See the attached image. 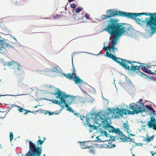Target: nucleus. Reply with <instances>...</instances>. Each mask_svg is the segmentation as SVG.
I'll return each instance as SVG.
<instances>
[{
    "instance_id": "obj_62",
    "label": "nucleus",
    "mask_w": 156,
    "mask_h": 156,
    "mask_svg": "<svg viewBox=\"0 0 156 156\" xmlns=\"http://www.w3.org/2000/svg\"><path fill=\"white\" fill-rule=\"evenodd\" d=\"M75 69H74V67H73V73H72V74H73V75L74 74H75V75H76V73H75Z\"/></svg>"
},
{
    "instance_id": "obj_5",
    "label": "nucleus",
    "mask_w": 156,
    "mask_h": 156,
    "mask_svg": "<svg viewBox=\"0 0 156 156\" xmlns=\"http://www.w3.org/2000/svg\"><path fill=\"white\" fill-rule=\"evenodd\" d=\"M126 109L123 108L122 107L121 108H119L118 107L116 108H108V109L107 111V112L109 115L112 114L113 115H115L113 116H112V118L119 119L121 117L122 118L123 117L124 115H126L128 114L130 115H134L133 112L129 110L128 108V106L126 105Z\"/></svg>"
},
{
    "instance_id": "obj_32",
    "label": "nucleus",
    "mask_w": 156,
    "mask_h": 156,
    "mask_svg": "<svg viewBox=\"0 0 156 156\" xmlns=\"http://www.w3.org/2000/svg\"><path fill=\"white\" fill-rule=\"evenodd\" d=\"M128 136H126H126H124V138H123V139H122V140L121 141L123 142H128V141H129L128 139L131 140V138L130 137V136L129 134V135L128 134Z\"/></svg>"
},
{
    "instance_id": "obj_16",
    "label": "nucleus",
    "mask_w": 156,
    "mask_h": 156,
    "mask_svg": "<svg viewBox=\"0 0 156 156\" xmlns=\"http://www.w3.org/2000/svg\"><path fill=\"white\" fill-rule=\"evenodd\" d=\"M143 15H145L146 16H149L148 18H149V20L154 22L156 23V13H150L148 12H143Z\"/></svg>"
},
{
    "instance_id": "obj_3",
    "label": "nucleus",
    "mask_w": 156,
    "mask_h": 156,
    "mask_svg": "<svg viewBox=\"0 0 156 156\" xmlns=\"http://www.w3.org/2000/svg\"><path fill=\"white\" fill-rule=\"evenodd\" d=\"M136 23L141 26H142L144 24H146L145 31H146V35H144L145 38H149L152 37V35L156 33V23L151 21L149 18H145V20H136Z\"/></svg>"
},
{
    "instance_id": "obj_47",
    "label": "nucleus",
    "mask_w": 156,
    "mask_h": 156,
    "mask_svg": "<svg viewBox=\"0 0 156 156\" xmlns=\"http://www.w3.org/2000/svg\"><path fill=\"white\" fill-rule=\"evenodd\" d=\"M16 66H17V69L19 70H20V69L21 68V66L20 64L19 63L17 62V64H16Z\"/></svg>"
},
{
    "instance_id": "obj_49",
    "label": "nucleus",
    "mask_w": 156,
    "mask_h": 156,
    "mask_svg": "<svg viewBox=\"0 0 156 156\" xmlns=\"http://www.w3.org/2000/svg\"><path fill=\"white\" fill-rule=\"evenodd\" d=\"M95 137L96 139V140L94 141H97H97H98V136H96L95 135H94L93 136H91V138H93Z\"/></svg>"
},
{
    "instance_id": "obj_29",
    "label": "nucleus",
    "mask_w": 156,
    "mask_h": 156,
    "mask_svg": "<svg viewBox=\"0 0 156 156\" xmlns=\"http://www.w3.org/2000/svg\"><path fill=\"white\" fill-rule=\"evenodd\" d=\"M7 47L3 46L2 44H0V53L2 54H5L7 50L5 48Z\"/></svg>"
},
{
    "instance_id": "obj_50",
    "label": "nucleus",
    "mask_w": 156,
    "mask_h": 156,
    "mask_svg": "<svg viewBox=\"0 0 156 156\" xmlns=\"http://www.w3.org/2000/svg\"><path fill=\"white\" fill-rule=\"evenodd\" d=\"M90 127L91 128V127L92 128V130H95V129H97V126H95L94 125V124L92 125H91V127Z\"/></svg>"
},
{
    "instance_id": "obj_55",
    "label": "nucleus",
    "mask_w": 156,
    "mask_h": 156,
    "mask_svg": "<svg viewBox=\"0 0 156 156\" xmlns=\"http://www.w3.org/2000/svg\"><path fill=\"white\" fill-rule=\"evenodd\" d=\"M143 99L142 98L140 99L139 101L137 102V104H140V103H142L141 102L142 101Z\"/></svg>"
},
{
    "instance_id": "obj_44",
    "label": "nucleus",
    "mask_w": 156,
    "mask_h": 156,
    "mask_svg": "<svg viewBox=\"0 0 156 156\" xmlns=\"http://www.w3.org/2000/svg\"><path fill=\"white\" fill-rule=\"evenodd\" d=\"M83 8L81 7H78L75 9V12L76 13L79 12L80 11H82Z\"/></svg>"
},
{
    "instance_id": "obj_33",
    "label": "nucleus",
    "mask_w": 156,
    "mask_h": 156,
    "mask_svg": "<svg viewBox=\"0 0 156 156\" xmlns=\"http://www.w3.org/2000/svg\"><path fill=\"white\" fill-rule=\"evenodd\" d=\"M16 64H17V62L13 60L5 63V65L9 66H10L12 65H14L16 66Z\"/></svg>"
},
{
    "instance_id": "obj_42",
    "label": "nucleus",
    "mask_w": 156,
    "mask_h": 156,
    "mask_svg": "<svg viewBox=\"0 0 156 156\" xmlns=\"http://www.w3.org/2000/svg\"><path fill=\"white\" fill-rule=\"evenodd\" d=\"M148 68V67L147 65H146V66L142 65L141 69L143 72L145 73L147 69Z\"/></svg>"
},
{
    "instance_id": "obj_15",
    "label": "nucleus",
    "mask_w": 156,
    "mask_h": 156,
    "mask_svg": "<svg viewBox=\"0 0 156 156\" xmlns=\"http://www.w3.org/2000/svg\"><path fill=\"white\" fill-rule=\"evenodd\" d=\"M145 108H144V112L149 115H153L154 110L151 106L146 105H145Z\"/></svg>"
},
{
    "instance_id": "obj_1",
    "label": "nucleus",
    "mask_w": 156,
    "mask_h": 156,
    "mask_svg": "<svg viewBox=\"0 0 156 156\" xmlns=\"http://www.w3.org/2000/svg\"><path fill=\"white\" fill-rule=\"evenodd\" d=\"M119 20L118 19H111L101 24L102 29L100 30V32L105 31L110 35V37L114 36V37L111 40V41L112 42V44L111 46H112L115 47L117 44V41L120 39V37L124 35L120 23H119Z\"/></svg>"
},
{
    "instance_id": "obj_52",
    "label": "nucleus",
    "mask_w": 156,
    "mask_h": 156,
    "mask_svg": "<svg viewBox=\"0 0 156 156\" xmlns=\"http://www.w3.org/2000/svg\"><path fill=\"white\" fill-rule=\"evenodd\" d=\"M151 71V70L149 69H147L146 71V72H145V73H147L149 74H150Z\"/></svg>"
},
{
    "instance_id": "obj_26",
    "label": "nucleus",
    "mask_w": 156,
    "mask_h": 156,
    "mask_svg": "<svg viewBox=\"0 0 156 156\" xmlns=\"http://www.w3.org/2000/svg\"><path fill=\"white\" fill-rule=\"evenodd\" d=\"M126 78V81L127 83L131 87H133V88H134V86L132 83L131 81L129 79V78L126 75H125Z\"/></svg>"
},
{
    "instance_id": "obj_34",
    "label": "nucleus",
    "mask_w": 156,
    "mask_h": 156,
    "mask_svg": "<svg viewBox=\"0 0 156 156\" xmlns=\"http://www.w3.org/2000/svg\"><path fill=\"white\" fill-rule=\"evenodd\" d=\"M4 40L2 39V38L0 37V44L3 45L5 47H11V45L8 43H5L3 42Z\"/></svg>"
},
{
    "instance_id": "obj_25",
    "label": "nucleus",
    "mask_w": 156,
    "mask_h": 156,
    "mask_svg": "<svg viewBox=\"0 0 156 156\" xmlns=\"http://www.w3.org/2000/svg\"><path fill=\"white\" fill-rule=\"evenodd\" d=\"M142 66V65L138 66L137 65L135 66L134 65H132L130 66L131 69H132L133 71H135V70L140 71V69L141 68V69Z\"/></svg>"
},
{
    "instance_id": "obj_51",
    "label": "nucleus",
    "mask_w": 156,
    "mask_h": 156,
    "mask_svg": "<svg viewBox=\"0 0 156 156\" xmlns=\"http://www.w3.org/2000/svg\"><path fill=\"white\" fill-rule=\"evenodd\" d=\"M105 136L106 137H109L111 135L109 134L106 131L105 132Z\"/></svg>"
},
{
    "instance_id": "obj_10",
    "label": "nucleus",
    "mask_w": 156,
    "mask_h": 156,
    "mask_svg": "<svg viewBox=\"0 0 156 156\" xmlns=\"http://www.w3.org/2000/svg\"><path fill=\"white\" fill-rule=\"evenodd\" d=\"M143 15V13H136L126 12V18L133 20L135 21L136 20H140V19L138 17Z\"/></svg>"
},
{
    "instance_id": "obj_54",
    "label": "nucleus",
    "mask_w": 156,
    "mask_h": 156,
    "mask_svg": "<svg viewBox=\"0 0 156 156\" xmlns=\"http://www.w3.org/2000/svg\"><path fill=\"white\" fill-rule=\"evenodd\" d=\"M135 143V145L136 146L140 145V146H142V145H143V144L140 143Z\"/></svg>"
},
{
    "instance_id": "obj_61",
    "label": "nucleus",
    "mask_w": 156,
    "mask_h": 156,
    "mask_svg": "<svg viewBox=\"0 0 156 156\" xmlns=\"http://www.w3.org/2000/svg\"><path fill=\"white\" fill-rule=\"evenodd\" d=\"M150 152L151 154V156H154L155 154L153 151H151Z\"/></svg>"
},
{
    "instance_id": "obj_17",
    "label": "nucleus",
    "mask_w": 156,
    "mask_h": 156,
    "mask_svg": "<svg viewBox=\"0 0 156 156\" xmlns=\"http://www.w3.org/2000/svg\"><path fill=\"white\" fill-rule=\"evenodd\" d=\"M125 68H124L125 70L128 71V74L131 76L133 75V73L135 72V74H139L140 76V73L139 72H142L140 71L135 70V71H133L132 69H130L131 67L129 66H126Z\"/></svg>"
},
{
    "instance_id": "obj_63",
    "label": "nucleus",
    "mask_w": 156,
    "mask_h": 156,
    "mask_svg": "<svg viewBox=\"0 0 156 156\" xmlns=\"http://www.w3.org/2000/svg\"><path fill=\"white\" fill-rule=\"evenodd\" d=\"M117 140H119L120 139V140H122V139H123V138H122V137H120L119 136H117Z\"/></svg>"
},
{
    "instance_id": "obj_2",
    "label": "nucleus",
    "mask_w": 156,
    "mask_h": 156,
    "mask_svg": "<svg viewBox=\"0 0 156 156\" xmlns=\"http://www.w3.org/2000/svg\"><path fill=\"white\" fill-rule=\"evenodd\" d=\"M109 114L105 110L98 112V121H101V123H98V127L102 126L105 131L109 133H115L117 128L111 125V117L109 116Z\"/></svg>"
},
{
    "instance_id": "obj_28",
    "label": "nucleus",
    "mask_w": 156,
    "mask_h": 156,
    "mask_svg": "<svg viewBox=\"0 0 156 156\" xmlns=\"http://www.w3.org/2000/svg\"><path fill=\"white\" fill-rule=\"evenodd\" d=\"M115 133L117 134L118 135L124 138V136H126V135L120 130L119 128H117V129Z\"/></svg>"
},
{
    "instance_id": "obj_35",
    "label": "nucleus",
    "mask_w": 156,
    "mask_h": 156,
    "mask_svg": "<svg viewBox=\"0 0 156 156\" xmlns=\"http://www.w3.org/2000/svg\"><path fill=\"white\" fill-rule=\"evenodd\" d=\"M63 75L67 79H68L69 80L73 79V75L72 73H69L67 74H63Z\"/></svg>"
},
{
    "instance_id": "obj_19",
    "label": "nucleus",
    "mask_w": 156,
    "mask_h": 156,
    "mask_svg": "<svg viewBox=\"0 0 156 156\" xmlns=\"http://www.w3.org/2000/svg\"><path fill=\"white\" fill-rule=\"evenodd\" d=\"M139 72L140 73V76L141 77L144 78L145 79H149L150 80L148 81H150V80H151L156 82V77L154 76H152L150 77L142 72Z\"/></svg>"
},
{
    "instance_id": "obj_53",
    "label": "nucleus",
    "mask_w": 156,
    "mask_h": 156,
    "mask_svg": "<svg viewBox=\"0 0 156 156\" xmlns=\"http://www.w3.org/2000/svg\"><path fill=\"white\" fill-rule=\"evenodd\" d=\"M45 112H44L45 113V114H47L48 113L49 114V115H53L54 114V113L53 112H48V111H44Z\"/></svg>"
},
{
    "instance_id": "obj_38",
    "label": "nucleus",
    "mask_w": 156,
    "mask_h": 156,
    "mask_svg": "<svg viewBox=\"0 0 156 156\" xmlns=\"http://www.w3.org/2000/svg\"><path fill=\"white\" fill-rule=\"evenodd\" d=\"M87 124L90 127H91V125L94 124H95V123H93V120H90L89 119V118H88V119L87 120Z\"/></svg>"
},
{
    "instance_id": "obj_56",
    "label": "nucleus",
    "mask_w": 156,
    "mask_h": 156,
    "mask_svg": "<svg viewBox=\"0 0 156 156\" xmlns=\"http://www.w3.org/2000/svg\"><path fill=\"white\" fill-rule=\"evenodd\" d=\"M101 93H102V98H103V99H105V100H106V101H107V103L108 104V103H109V101H108V99H106L105 98L103 97V95L102 94V92H101Z\"/></svg>"
},
{
    "instance_id": "obj_36",
    "label": "nucleus",
    "mask_w": 156,
    "mask_h": 156,
    "mask_svg": "<svg viewBox=\"0 0 156 156\" xmlns=\"http://www.w3.org/2000/svg\"><path fill=\"white\" fill-rule=\"evenodd\" d=\"M98 132H99V133H101V134L100 136L98 135V138H99L100 136H105V132L106 131H104L101 129L99 128V127H98Z\"/></svg>"
},
{
    "instance_id": "obj_64",
    "label": "nucleus",
    "mask_w": 156,
    "mask_h": 156,
    "mask_svg": "<svg viewBox=\"0 0 156 156\" xmlns=\"http://www.w3.org/2000/svg\"><path fill=\"white\" fill-rule=\"evenodd\" d=\"M156 128V124H154V125L152 126H151V128H152L153 129V128Z\"/></svg>"
},
{
    "instance_id": "obj_39",
    "label": "nucleus",
    "mask_w": 156,
    "mask_h": 156,
    "mask_svg": "<svg viewBox=\"0 0 156 156\" xmlns=\"http://www.w3.org/2000/svg\"><path fill=\"white\" fill-rule=\"evenodd\" d=\"M38 137L40 138V139H39L37 141V146L38 147V145H42L43 143L44 142V140L46 139V138H44L43 140H41L40 138L41 137L40 136H38Z\"/></svg>"
},
{
    "instance_id": "obj_23",
    "label": "nucleus",
    "mask_w": 156,
    "mask_h": 156,
    "mask_svg": "<svg viewBox=\"0 0 156 156\" xmlns=\"http://www.w3.org/2000/svg\"><path fill=\"white\" fill-rule=\"evenodd\" d=\"M73 80L76 84H79L83 83V81L76 75H75Z\"/></svg>"
},
{
    "instance_id": "obj_41",
    "label": "nucleus",
    "mask_w": 156,
    "mask_h": 156,
    "mask_svg": "<svg viewBox=\"0 0 156 156\" xmlns=\"http://www.w3.org/2000/svg\"><path fill=\"white\" fill-rule=\"evenodd\" d=\"M6 115L5 112H0V118H4L5 117Z\"/></svg>"
},
{
    "instance_id": "obj_21",
    "label": "nucleus",
    "mask_w": 156,
    "mask_h": 156,
    "mask_svg": "<svg viewBox=\"0 0 156 156\" xmlns=\"http://www.w3.org/2000/svg\"><path fill=\"white\" fill-rule=\"evenodd\" d=\"M155 117V116H151L150 118V120L147 122V126L149 128H151V126L154 124H156V122L154 120V118Z\"/></svg>"
},
{
    "instance_id": "obj_14",
    "label": "nucleus",
    "mask_w": 156,
    "mask_h": 156,
    "mask_svg": "<svg viewBox=\"0 0 156 156\" xmlns=\"http://www.w3.org/2000/svg\"><path fill=\"white\" fill-rule=\"evenodd\" d=\"M145 106L144 103H140V104H138V105H136V111H134V115L135 114H138L139 113H141V115L143 116H145V115H143L142 113L144 112V108H145Z\"/></svg>"
},
{
    "instance_id": "obj_27",
    "label": "nucleus",
    "mask_w": 156,
    "mask_h": 156,
    "mask_svg": "<svg viewBox=\"0 0 156 156\" xmlns=\"http://www.w3.org/2000/svg\"><path fill=\"white\" fill-rule=\"evenodd\" d=\"M127 122L123 124V127L127 131L128 134L129 135V133H130L131 130H130L129 132V125L127 124L128 122L126 121Z\"/></svg>"
},
{
    "instance_id": "obj_24",
    "label": "nucleus",
    "mask_w": 156,
    "mask_h": 156,
    "mask_svg": "<svg viewBox=\"0 0 156 156\" xmlns=\"http://www.w3.org/2000/svg\"><path fill=\"white\" fill-rule=\"evenodd\" d=\"M155 135L153 134L151 137H150V136H148V135L147 134V138H146V137L142 136V137L144 138L145 139L144 140V141H146L147 143L151 141H152L154 139Z\"/></svg>"
},
{
    "instance_id": "obj_59",
    "label": "nucleus",
    "mask_w": 156,
    "mask_h": 156,
    "mask_svg": "<svg viewBox=\"0 0 156 156\" xmlns=\"http://www.w3.org/2000/svg\"><path fill=\"white\" fill-rule=\"evenodd\" d=\"M72 113H73L75 115H78V117H79L80 116V115L79 113H75L74 112V111H73V112H72Z\"/></svg>"
},
{
    "instance_id": "obj_60",
    "label": "nucleus",
    "mask_w": 156,
    "mask_h": 156,
    "mask_svg": "<svg viewBox=\"0 0 156 156\" xmlns=\"http://www.w3.org/2000/svg\"><path fill=\"white\" fill-rule=\"evenodd\" d=\"M129 142H133V143H135V140H134V139H131V140H129V141H128Z\"/></svg>"
},
{
    "instance_id": "obj_37",
    "label": "nucleus",
    "mask_w": 156,
    "mask_h": 156,
    "mask_svg": "<svg viewBox=\"0 0 156 156\" xmlns=\"http://www.w3.org/2000/svg\"><path fill=\"white\" fill-rule=\"evenodd\" d=\"M119 83L124 89H125L126 88L127 86L126 83L124 81L122 82L121 80H119Z\"/></svg>"
},
{
    "instance_id": "obj_45",
    "label": "nucleus",
    "mask_w": 156,
    "mask_h": 156,
    "mask_svg": "<svg viewBox=\"0 0 156 156\" xmlns=\"http://www.w3.org/2000/svg\"><path fill=\"white\" fill-rule=\"evenodd\" d=\"M66 107L67 108V109H66L67 110L72 112H73V110L71 107H69V105H68V107Z\"/></svg>"
},
{
    "instance_id": "obj_43",
    "label": "nucleus",
    "mask_w": 156,
    "mask_h": 156,
    "mask_svg": "<svg viewBox=\"0 0 156 156\" xmlns=\"http://www.w3.org/2000/svg\"><path fill=\"white\" fill-rule=\"evenodd\" d=\"M79 117H80V119L82 121H83V122H84V121L86 120V122H87V119H88V118H87V117L83 115L81 116V115H80Z\"/></svg>"
},
{
    "instance_id": "obj_12",
    "label": "nucleus",
    "mask_w": 156,
    "mask_h": 156,
    "mask_svg": "<svg viewBox=\"0 0 156 156\" xmlns=\"http://www.w3.org/2000/svg\"><path fill=\"white\" fill-rule=\"evenodd\" d=\"M80 143L81 147L83 149L93 148L97 146L96 141H86Z\"/></svg>"
},
{
    "instance_id": "obj_57",
    "label": "nucleus",
    "mask_w": 156,
    "mask_h": 156,
    "mask_svg": "<svg viewBox=\"0 0 156 156\" xmlns=\"http://www.w3.org/2000/svg\"><path fill=\"white\" fill-rule=\"evenodd\" d=\"M60 15H55L54 16H53V17L54 18H59V17H60Z\"/></svg>"
},
{
    "instance_id": "obj_31",
    "label": "nucleus",
    "mask_w": 156,
    "mask_h": 156,
    "mask_svg": "<svg viewBox=\"0 0 156 156\" xmlns=\"http://www.w3.org/2000/svg\"><path fill=\"white\" fill-rule=\"evenodd\" d=\"M136 105L134 103L130 104L129 105V109L132 110H133L132 112L136 111Z\"/></svg>"
},
{
    "instance_id": "obj_22",
    "label": "nucleus",
    "mask_w": 156,
    "mask_h": 156,
    "mask_svg": "<svg viewBox=\"0 0 156 156\" xmlns=\"http://www.w3.org/2000/svg\"><path fill=\"white\" fill-rule=\"evenodd\" d=\"M117 137V135L114 136L113 135H111L109 136L110 139L108 140H102L101 139L98 138V142H105L109 141L110 140H112L113 141H115L116 140V138Z\"/></svg>"
},
{
    "instance_id": "obj_18",
    "label": "nucleus",
    "mask_w": 156,
    "mask_h": 156,
    "mask_svg": "<svg viewBox=\"0 0 156 156\" xmlns=\"http://www.w3.org/2000/svg\"><path fill=\"white\" fill-rule=\"evenodd\" d=\"M98 113H92L89 114L88 116L89 119L92 120L93 122L95 124L98 123Z\"/></svg>"
},
{
    "instance_id": "obj_13",
    "label": "nucleus",
    "mask_w": 156,
    "mask_h": 156,
    "mask_svg": "<svg viewBox=\"0 0 156 156\" xmlns=\"http://www.w3.org/2000/svg\"><path fill=\"white\" fill-rule=\"evenodd\" d=\"M137 63L140 64H144L141 63L140 61L136 62L122 59V61L121 62L119 65L121 66L123 68H125L126 66H129L128 64H129L132 65H133L132 63Z\"/></svg>"
},
{
    "instance_id": "obj_9",
    "label": "nucleus",
    "mask_w": 156,
    "mask_h": 156,
    "mask_svg": "<svg viewBox=\"0 0 156 156\" xmlns=\"http://www.w3.org/2000/svg\"><path fill=\"white\" fill-rule=\"evenodd\" d=\"M29 150L26 156H41L42 152V149L41 147L37 146L36 144L29 141Z\"/></svg>"
},
{
    "instance_id": "obj_7",
    "label": "nucleus",
    "mask_w": 156,
    "mask_h": 156,
    "mask_svg": "<svg viewBox=\"0 0 156 156\" xmlns=\"http://www.w3.org/2000/svg\"><path fill=\"white\" fill-rule=\"evenodd\" d=\"M52 94L54 95H57L56 98L60 99L62 104L65 103V106H62V108L65 107H68V105H70L73 100V98L70 95L66 94L60 90H58L56 92L52 93Z\"/></svg>"
},
{
    "instance_id": "obj_8",
    "label": "nucleus",
    "mask_w": 156,
    "mask_h": 156,
    "mask_svg": "<svg viewBox=\"0 0 156 156\" xmlns=\"http://www.w3.org/2000/svg\"><path fill=\"white\" fill-rule=\"evenodd\" d=\"M104 44L103 48L105 49L106 51V53L104 55L106 57L112 59L119 65L123 58L116 56L113 47L110 46L108 47V45L105 46V43H104Z\"/></svg>"
},
{
    "instance_id": "obj_58",
    "label": "nucleus",
    "mask_w": 156,
    "mask_h": 156,
    "mask_svg": "<svg viewBox=\"0 0 156 156\" xmlns=\"http://www.w3.org/2000/svg\"><path fill=\"white\" fill-rule=\"evenodd\" d=\"M85 17L88 19H89V14H86L85 15Z\"/></svg>"
},
{
    "instance_id": "obj_6",
    "label": "nucleus",
    "mask_w": 156,
    "mask_h": 156,
    "mask_svg": "<svg viewBox=\"0 0 156 156\" xmlns=\"http://www.w3.org/2000/svg\"><path fill=\"white\" fill-rule=\"evenodd\" d=\"M106 14L102 15L98 21L101 22L102 21L106 20L109 19H113L112 18L117 16L122 17L126 18V12L120 10H116L115 9H111L106 11Z\"/></svg>"
},
{
    "instance_id": "obj_20",
    "label": "nucleus",
    "mask_w": 156,
    "mask_h": 156,
    "mask_svg": "<svg viewBox=\"0 0 156 156\" xmlns=\"http://www.w3.org/2000/svg\"><path fill=\"white\" fill-rule=\"evenodd\" d=\"M116 145L115 144H112V145H109L107 144H98V147L101 148H113L115 147Z\"/></svg>"
},
{
    "instance_id": "obj_48",
    "label": "nucleus",
    "mask_w": 156,
    "mask_h": 156,
    "mask_svg": "<svg viewBox=\"0 0 156 156\" xmlns=\"http://www.w3.org/2000/svg\"><path fill=\"white\" fill-rule=\"evenodd\" d=\"M71 8L75 9L76 7V5L74 3H72L70 5Z\"/></svg>"
},
{
    "instance_id": "obj_11",
    "label": "nucleus",
    "mask_w": 156,
    "mask_h": 156,
    "mask_svg": "<svg viewBox=\"0 0 156 156\" xmlns=\"http://www.w3.org/2000/svg\"><path fill=\"white\" fill-rule=\"evenodd\" d=\"M60 70H61V68L57 65L55 64L51 69H46L45 70V72L47 76L54 77L55 75H54L53 73H60Z\"/></svg>"
},
{
    "instance_id": "obj_4",
    "label": "nucleus",
    "mask_w": 156,
    "mask_h": 156,
    "mask_svg": "<svg viewBox=\"0 0 156 156\" xmlns=\"http://www.w3.org/2000/svg\"><path fill=\"white\" fill-rule=\"evenodd\" d=\"M122 30L124 32V35L126 36L136 39L137 37H139L142 35L144 37V35H146V31L144 34L134 29L133 27L131 25L127 23H120Z\"/></svg>"
},
{
    "instance_id": "obj_30",
    "label": "nucleus",
    "mask_w": 156,
    "mask_h": 156,
    "mask_svg": "<svg viewBox=\"0 0 156 156\" xmlns=\"http://www.w3.org/2000/svg\"><path fill=\"white\" fill-rule=\"evenodd\" d=\"M16 106L19 108L18 110L20 112H23V111H24L25 112L24 113V115H26L28 113L31 112L29 110H25L22 108L20 107V106H19L16 105Z\"/></svg>"
},
{
    "instance_id": "obj_46",
    "label": "nucleus",
    "mask_w": 156,
    "mask_h": 156,
    "mask_svg": "<svg viewBox=\"0 0 156 156\" xmlns=\"http://www.w3.org/2000/svg\"><path fill=\"white\" fill-rule=\"evenodd\" d=\"M9 137L10 138V141H11L13 138V134L12 132H11L10 133Z\"/></svg>"
},
{
    "instance_id": "obj_40",
    "label": "nucleus",
    "mask_w": 156,
    "mask_h": 156,
    "mask_svg": "<svg viewBox=\"0 0 156 156\" xmlns=\"http://www.w3.org/2000/svg\"><path fill=\"white\" fill-rule=\"evenodd\" d=\"M50 101L52 102L53 103H55L56 104L58 105H59L61 106V104L62 103L61 102V101L60 102L59 101H58L54 99H52L51 100H50Z\"/></svg>"
}]
</instances>
